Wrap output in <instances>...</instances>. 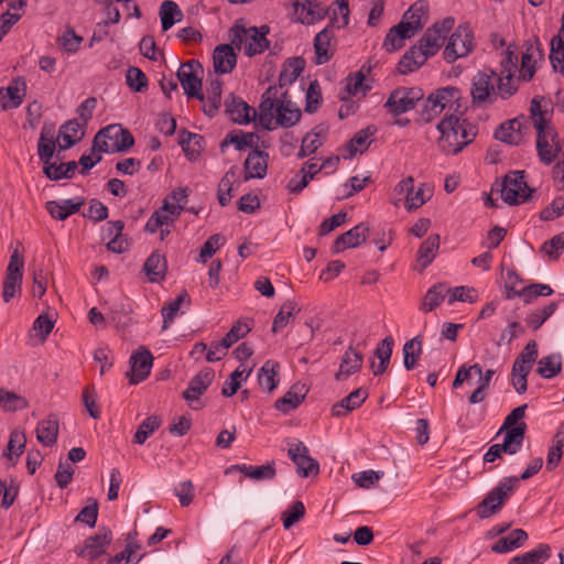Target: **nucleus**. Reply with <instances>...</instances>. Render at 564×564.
<instances>
[{"mask_svg": "<svg viewBox=\"0 0 564 564\" xmlns=\"http://www.w3.org/2000/svg\"><path fill=\"white\" fill-rule=\"evenodd\" d=\"M453 26L454 19L446 18L429 28L419 43L408 50L401 57L398 64L399 72L405 75L424 65L431 56L438 52Z\"/></svg>", "mask_w": 564, "mask_h": 564, "instance_id": "f257e3e1", "label": "nucleus"}, {"mask_svg": "<svg viewBox=\"0 0 564 564\" xmlns=\"http://www.w3.org/2000/svg\"><path fill=\"white\" fill-rule=\"evenodd\" d=\"M463 116L464 112L444 116L436 126L440 132L437 148L446 155L458 154L478 134L477 126Z\"/></svg>", "mask_w": 564, "mask_h": 564, "instance_id": "f03ea898", "label": "nucleus"}, {"mask_svg": "<svg viewBox=\"0 0 564 564\" xmlns=\"http://www.w3.org/2000/svg\"><path fill=\"white\" fill-rule=\"evenodd\" d=\"M530 119L536 130V151L539 159L549 165L557 158L561 147L557 133L550 123V115L542 108L541 100L534 97L530 104Z\"/></svg>", "mask_w": 564, "mask_h": 564, "instance_id": "7ed1b4c3", "label": "nucleus"}, {"mask_svg": "<svg viewBox=\"0 0 564 564\" xmlns=\"http://www.w3.org/2000/svg\"><path fill=\"white\" fill-rule=\"evenodd\" d=\"M460 100L462 93L456 87L446 86L436 89L423 102L421 110L422 121L431 122L443 112L444 116L464 112L465 108Z\"/></svg>", "mask_w": 564, "mask_h": 564, "instance_id": "20e7f679", "label": "nucleus"}, {"mask_svg": "<svg viewBox=\"0 0 564 564\" xmlns=\"http://www.w3.org/2000/svg\"><path fill=\"white\" fill-rule=\"evenodd\" d=\"M134 144V138L129 130L120 124H110L98 131L94 138L93 151L99 153L126 152Z\"/></svg>", "mask_w": 564, "mask_h": 564, "instance_id": "39448f33", "label": "nucleus"}, {"mask_svg": "<svg viewBox=\"0 0 564 564\" xmlns=\"http://www.w3.org/2000/svg\"><path fill=\"white\" fill-rule=\"evenodd\" d=\"M229 33L231 44L237 48H240L243 44L245 54L248 56L261 54L269 48V41L267 39V34L269 33L268 25L247 29L242 25L235 24Z\"/></svg>", "mask_w": 564, "mask_h": 564, "instance_id": "423d86ee", "label": "nucleus"}, {"mask_svg": "<svg viewBox=\"0 0 564 564\" xmlns=\"http://www.w3.org/2000/svg\"><path fill=\"white\" fill-rule=\"evenodd\" d=\"M518 485V477H507L498 482L477 506V516L487 519L497 513Z\"/></svg>", "mask_w": 564, "mask_h": 564, "instance_id": "0eeeda50", "label": "nucleus"}, {"mask_svg": "<svg viewBox=\"0 0 564 564\" xmlns=\"http://www.w3.org/2000/svg\"><path fill=\"white\" fill-rule=\"evenodd\" d=\"M202 74L203 67L200 63L196 59H191L181 64L176 75L188 98L205 101V95L202 91Z\"/></svg>", "mask_w": 564, "mask_h": 564, "instance_id": "6e6552de", "label": "nucleus"}, {"mask_svg": "<svg viewBox=\"0 0 564 564\" xmlns=\"http://www.w3.org/2000/svg\"><path fill=\"white\" fill-rule=\"evenodd\" d=\"M501 198L509 205H519L527 202L532 194V189L524 181L523 171H513L503 177L501 184Z\"/></svg>", "mask_w": 564, "mask_h": 564, "instance_id": "1a4fd4ad", "label": "nucleus"}, {"mask_svg": "<svg viewBox=\"0 0 564 564\" xmlns=\"http://www.w3.org/2000/svg\"><path fill=\"white\" fill-rule=\"evenodd\" d=\"M24 259L15 249L11 256L7 267L3 280L2 299L4 303H9L12 299L22 293Z\"/></svg>", "mask_w": 564, "mask_h": 564, "instance_id": "9d476101", "label": "nucleus"}, {"mask_svg": "<svg viewBox=\"0 0 564 564\" xmlns=\"http://www.w3.org/2000/svg\"><path fill=\"white\" fill-rule=\"evenodd\" d=\"M424 96L419 87H398L390 94L384 107L393 116H399L413 109Z\"/></svg>", "mask_w": 564, "mask_h": 564, "instance_id": "9b49d317", "label": "nucleus"}, {"mask_svg": "<svg viewBox=\"0 0 564 564\" xmlns=\"http://www.w3.org/2000/svg\"><path fill=\"white\" fill-rule=\"evenodd\" d=\"M474 37L468 26L459 25L451 35L444 50V58L448 63L468 55L474 47Z\"/></svg>", "mask_w": 564, "mask_h": 564, "instance_id": "f8f14e48", "label": "nucleus"}, {"mask_svg": "<svg viewBox=\"0 0 564 564\" xmlns=\"http://www.w3.org/2000/svg\"><path fill=\"white\" fill-rule=\"evenodd\" d=\"M530 120V117L524 116L508 120L499 126L495 132V138L511 145H519L529 133Z\"/></svg>", "mask_w": 564, "mask_h": 564, "instance_id": "ddd939ff", "label": "nucleus"}, {"mask_svg": "<svg viewBox=\"0 0 564 564\" xmlns=\"http://www.w3.org/2000/svg\"><path fill=\"white\" fill-rule=\"evenodd\" d=\"M497 74L494 70L478 72L471 80V98L476 105L492 102L496 96Z\"/></svg>", "mask_w": 564, "mask_h": 564, "instance_id": "4468645a", "label": "nucleus"}, {"mask_svg": "<svg viewBox=\"0 0 564 564\" xmlns=\"http://www.w3.org/2000/svg\"><path fill=\"white\" fill-rule=\"evenodd\" d=\"M289 457L296 465V471L301 477H308L317 475L319 471V464L316 459L308 455V448L303 442L290 444L288 451Z\"/></svg>", "mask_w": 564, "mask_h": 564, "instance_id": "2eb2a0df", "label": "nucleus"}, {"mask_svg": "<svg viewBox=\"0 0 564 564\" xmlns=\"http://www.w3.org/2000/svg\"><path fill=\"white\" fill-rule=\"evenodd\" d=\"M293 6L296 20L307 25L324 19L329 12L325 4L315 0H295Z\"/></svg>", "mask_w": 564, "mask_h": 564, "instance_id": "dca6fc26", "label": "nucleus"}, {"mask_svg": "<svg viewBox=\"0 0 564 564\" xmlns=\"http://www.w3.org/2000/svg\"><path fill=\"white\" fill-rule=\"evenodd\" d=\"M111 531L108 528L102 527L98 530V532L95 535L89 536L85 540V544L83 549L79 551L78 555L89 561H94L95 558L106 553L107 547L111 543Z\"/></svg>", "mask_w": 564, "mask_h": 564, "instance_id": "f3484780", "label": "nucleus"}, {"mask_svg": "<svg viewBox=\"0 0 564 564\" xmlns=\"http://www.w3.org/2000/svg\"><path fill=\"white\" fill-rule=\"evenodd\" d=\"M153 357L149 349L141 347L130 357V372L127 373L130 383L137 384L144 380L151 371Z\"/></svg>", "mask_w": 564, "mask_h": 564, "instance_id": "a211bd4d", "label": "nucleus"}, {"mask_svg": "<svg viewBox=\"0 0 564 564\" xmlns=\"http://www.w3.org/2000/svg\"><path fill=\"white\" fill-rule=\"evenodd\" d=\"M543 59L542 44L536 36L533 40L525 42V52L521 58V78L529 82L533 78L535 73V64L538 61Z\"/></svg>", "mask_w": 564, "mask_h": 564, "instance_id": "6ab92c4d", "label": "nucleus"}, {"mask_svg": "<svg viewBox=\"0 0 564 564\" xmlns=\"http://www.w3.org/2000/svg\"><path fill=\"white\" fill-rule=\"evenodd\" d=\"M276 87H269L262 95V101L257 112L259 123L265 130H272L275 127L276 105H278Z\"/></svg>", "mask_w": 564, "mask_h": 564, "instance_id": "aec40b11", "label": "nucleus"}, {"mask_svg": "<svg viewBox=\"0 0 564 564\" xmlns=\"http://www.w3.org/2000/svg\"><path fill=\"white\" fill-rule=\"evenodd\" d=\"M369 231L370 228L368 223H360L356 225L354 228L337 237L333 245V252L339 253L346 248H356L360 246L369 236Z\"/></svg>", "mask_w": 564, "mask_h": 564, "instance_id": "412c9836", "label": "nucleus"}, {"mask_svg": "<svg viewBox=\"0 0 564 564\" xmlns=\"http://www.w3.org/2000/svg\"><path fill=\"white\" fill-rule=\"evenodd\" d=\"M301 116V110L291 101L288 91L282 93L278 99L275 126L293 127L300 121Z\"/></svg>", "mask_w": 564, "mask_h": 564, "instance_id": "4be33fe9", "label": "nucleus"}, {"mask_svg": "<svg viewBox=\"0 0 564 564\" xmlns=\"http://www.w3.org/2000/svg\"><path fill=\"white\" fill-rule=\"evenodd\" d=\"M85 126L86 123L77 118L63 123L59 128L57 137L59 150H67L79 142L85 134Z\"/></svg>", "mask_w": 564, "mask_h": 564, "instance_id": "5701e85b", "label": "nucleus"}, {"mask_svg": "<svg viewBox=\"0 0 564 564\" xmlns=\"http://www.w3.org/2000/svg\"><path fill=\"white\" fill-rule=\"evenodd\" d=\"M214 376V370L206 368L199 371L189 381L187 389L183 392V397L193 409H198L193 405V402L198 401L199 395L207 390L213 382Z\"/></svg>", "mask_w": 564, "mask_h": 564, "instance_id": "b1692460", "label": "nucleus"}, {"mask_svg": "<svg viewBox=\"0 0 564 564\" xmlns=\"http://www.w3.org/2000/svg\"><path fill=\"white\" fill-rule=\"evenodd\" d=\"M225 110L229 118L237 123H249L257 117L254 108L232 95L225 100Z\"/></svg>", "mask_w": 564, "mask_h": 564, "instance_id": "393cba45", "label": "nucleus"}, {"mask_svg": "<svg viewBox=\"0 0 564 564\" xmlns=\"http://www.w3.org/2000/svg\"><path fill=\"white\" fill-rule=\"evenodd\" d=\"M269 154L253 149L245 161V180L263 178L267 175Z\"/></svg>", "mask_w": 564, "mask_h": 564, "instance_id": "a878e982", "label": "nucleus"}, {"mask_svg": "<svg viewBox=\"0 0 564 564\" xmlns=\"http://www.w3.org/2000/svg\"><path fill=\"white\" fill-rule=\"evenodd\" d=\"M234 44H220L215 47L213 54V64L215 73L228 74L237 64V55L235 53Z\"/></svg>", "mask_w": 564, "mask_h": 564, "instance_id": "bb28decb", "label": "nucleus"}, {"mask_svg": "<svg viewBox=\"0 0 564 564\" xmlns=\"http://www.w3.org/2000/svg\"><path fill=\"white\" fill-rule=\"evenodd\" d=\"M82 197L76 199L48 200L45 204L46 212L57 220H65L70 215L76 214L84 205Z\"/></svg>", "mask_w": 564, "mask_h": 564, "instance_id": "cd10ccee", "label": "nucleus"}, {"mask_svg": "<svg viewBox=\"0 0 564 564\" xmlns=\"http://www.w3.org/2000/svg\"><path fill=\"white\" fill-rule=\"evenodd\" d=\"M307 392L308 389L304 383H294L282 398L275 401V409L282 413H289L303 402Z\"/></svg>", "mask_w": 564, "mask_h": 564, "instance_id": "c85d7f7f", "label": "nucleus"}, {"mask_svg": "<svg viewBox=\"0 0 564 564\" xmlns=\"http://www.w3.org/2000/svg\"><path fill=\"white\" fill-rule=\"evenodd\" d=\"M362 354L355 349L352 346H349L344 352L339 369L335 375L336 380H344L350 375L358 372L362 367Z\"/></svg>", "mask_w": 564, "mask_h": 564, "instance_id": "c756f323", "label": "nucleus"}, {"mask_svg": "<svg viewBox=\"0 0 564 564\" xmlns=\"http://www.w3.org/2000/svg\"><path fill=\"white\" fill-rule=\"evenodd\" d=\"M334 30L330 26L318 32L314 39L315 64L322 65L333 57L332 40Z\"/></svg>", "mask_w": 564, "mask_h": 564, "instance_id": "7c9ffc66", "label": "nucleus"}, {"mask_svg": "<svg viewBox=\"0 0 564 564\" xmlns=\"http://www.w3.org/2000/svg\"><path fill=\"white\" fill-rule=\"evenodd\" d=\"M506 435L503 438L502 444H496L499 447V452L502 455V453H507L510 455L517 454L523 444L525 432H527V424L525 422L521 421L517 426L506 430Z\"/></svg>", "mask_w": 564, "mask_h": 564, "instance_id": "2f4dec72", "label": "nucleus"}, {"mask_svg": "<svg viewBox=\"0 0 564 564\" xmlns=\"http://www.w3.org/2000/svg\"><path fill=\"white\" fill-rule=\"evenodd\" d=\"M223 82L219 78L207 80L205 101L203 102V111L208 117H214L221 104Z\"/></svg>", "mask_w": 564, "mask_h": 564, "instance_id": "473e14b6", "label": "nucleus"}, {"mask_svg": "<svg viewBox=\"0 0 564 564\" xmlns=\"http://www.w3.org/2000/svg\"><path fill=\"white\" fill-rule=\"evenodd\" d=\"M427 12V2L424 0H419L412 4L410 9L403 14L401 22L408 23V25H405L408 30L413 31V34H415L425 24Z\"/></svg>", "mask_w": 564, "mask_h": 564, "instance_id": "72a5a7b5", "label": "nucleus"}, {"mask_svg": "<svg viewBox=\"0 0 564 564\" xmlns=\"http://www.w3.org/2000/svg\"><path fill=\"white\" fill-rule=\"evenodd\" d=\"M54 151V124L44 123L37 144V154L44 166H47L51 163Z\"/></svg>", "mask_w": 564, "mask_h": 564, "instance_id": "f704fd0d", "label": "nucleus"}, {"mask_svg": "<svg viewBox=\"0 0 564 564\" xmlns=\"http://www.w3.org/2000/svg\"><path fill=\"white\" fill-rule=\"evenodd\" d=\"M36 438L44 446H53L57 442L58 420L55 415H48L39 422L36 426Z\"/></svg>", "mask_w": 564, "mask_h": 564, "instance_id": "c9c22d12", "label": "nucleus"}, {"mask_svg": "<svg viewBox=\"0 0 564 564\" xmlns=\"http://www.w3.org/2000/svg\"><path fill=\"white\" fill-rule=\"evenodd\" d=\"M368 393L366 390L359 388L350 392L340 402L336 403L332 408V414L334 416H344L348 412L359 408L367 399Z\"/></svg>", "mask_w": 564, "mask_h": 564, "instance_id": "e433bc0d", "label": "nucleus"}, {"mask_svg": "<svg viewBox=\"0 0 564 564\" xmlns=\"http://www.w3.org/2000/svg\"><path fill=\"white\" fill-rule=\"evenodd\" d=\"M528 540V533L522 529H514L509 534L498 539L491 546L495 553H507L520 547Z\"/></svg>", "mask_w": 564, "mask_h": 564, "instance_id": "4c0bfd02", "label": "nucleus"}, {"mask_svg": "<svg viewBox=\"0 0 564 564\" xmlns=\"http://www.w3.org/2000/svg\"><path fill=\"white\" fill-rule=\"evenodd\" d=\"M405 25H408V23L400 22L390 29L383 42V47L388 52L400 50L404 45L403 41L414 35L413 31L408 30Z\"/></svg>", "mask_w": 564, "mask_h": 564, "instance_id": "58836bf2", "label": "nucleus"}, {"mask_svg": "<svg viewBox=\"0 0 564 564\" xmlns=\"http://www.w3.org/2000/svg\"><path fill=\"white\" fill-rule=\"evenodd\" d=\"M550 556V545L542 543L529 552L512 557L508 564H543Z\"/></svg>", "mask_w": 564, "mask_h": 564, "instance_id": "ea45409f", "label": "nucleus"}, {"mask_svg": "<svg viewBox=\"0 0 564 564\" xmlns=\"http://www.w3.org/2000/svg\"><path fill=\"white\" fill-rule=\"evenodd\" d=\"M280 365L276 361L273 360H267L263 366L259 369L258 372V381L260 387L268 391L272 392L278 383V371H279Z\"/></svg>", "mask_w": 564, "mask_h": 564, "instance_id": "a19ab883", "label": "nucleus"}, {"mask_svg": "<svg viewBox=\"0 0 564 564\" xmlns=\"http://www.w3.org/2000/svg\"><path fill=\"white\" fill-rule=\"evenodd\" d=\"M230 469H236L242 473L246 477L251 478L253 480H265L272 479L275 476L274 463H269L262 466H253V465H234Z\"/></svg>", "mask_w": 564, "mask_h": 564, "instance_id": "79ce46f5", "label": "nucleus"}, {"mask_svg": "<svg viewBox=\"0 0 564 564\" xmlns=\"http://www.w3.org/2000/svg\"><path fill=\"white\" fill-rule=\"evenodd\" d=\"M305 67V61L302 57H293L289 58L284 65L283 69L279 76V85L280 87H284L294 83L297 77L301 75Z\"/></svg>", "mask_w": 564, "mask_h": 564, "instance_id": "37998d69", "label": "nucleus"}, {"mask_svg": "<svg viewBox=\"0 0 564 564\" xmlns=\"http://www.w3.org/2000/svg\"><path fill=\"white\" fill-rule=\"evenodd\" d=\"M447 284L440 282L430 288L423 297L420 310L427 313L436 308L447 296Z\"/></svg>", "mask_w": 564, "mask_h": 564, "instance_id": "c03bdc74", "label": "nucleus"}, {"mask_svg": "<svg viewBox=\"0 0 564 564\" xmlns=\"http://www.w3.org/2000/svg\"><path fill=\"white\" fill-rule=\"evenodd\" d=\"M160 18L163 31L170 30L176 22L183 18V12L172 0H165L160 7Z\"/></svg>", "mask_w": 564, "mask_h": 564, "instance_id": "a18cd8bd", "label": "nucleus"}, {"mask_svg": "<svg viewBox=\"0 0 564 564\" xmlns=\"http://www.w3.org/2000/svg\"><path fill=\"white\" fill-rule=\"evenodd\" d=\"M24 96V88H20L17 85H10L7 88L0 89V111H4L12 108H18Z\"/></svg>", "mask_w": 564, "mask_h": 564, "instance_id": "49530a36", "label": "nucleus"}, {"mask_svg": "<svg viewBox=\"0 0 564 564\" xmlns=\"http://www.w3.org/2000/svg\"><path fill=\"white\" fill-rule=\"evenodd\" d=\"M564 453V424H561L554 438L553 446L549 449L546 457V469L553 470L556 468L561 462L562 455Z\"/></svg>", "mask_w": 564, "mask_h": 564, "instance_id": "de8ad7c7", "label": "nucleus"}, {"mask_svg": "<svg viewBox=\"0 0 564 564\" xmlns=\"http://www.w3.org/2000/svg\"><path fill=\"white\" fill-rule=\"evenodd\" d=\"M143 270L149 276L151 282H155L159 279L163 278L166 271V260L165 258L158 253L153 252L144 262Z\"/></svg>", "mask_w": 564, "mask_h": 564, "instance_id": "09e8293b", "label": "nucleus"}, {"mask_svg": "<svg viewBox=\"0 0 564 564\" xmlns=\"http://www.w3.org/2000/svg\"><path fill=\"white\" fill-rule=\"evenodd\" d=\"M562 371L561 355H550L542 357L538 362L536 372L545 379H551Z\"/></svg>", "mask_w": 564, "mask_h": 564, "instance_id": "8fccbe9b", "label": "nucleus"}, {"mask_svg": "<svg viewBox=\"0 0 564 564\" xmlns=\"http://www.w3.org/2000/svg\"><path fill=\"white\" fill-rule=\"evenodd\" d=\"M77 169V162L69 161L67 163H50L47 166L43 167V172L47 178L52 181H58L62 178H70L73 177L75 171Z\"/></svg>", "mask_w": 564, "mask_h": 564, "instance_id": "3c124183", "label": "nucleus"}, {"mask_svg": "<svg viewBox=\"0 0 564 564\" xmlns=\"http://www.w3.org/2000/svg\"><path fill=\"white\" fill-rule=\"evenodd\" d=\"M403 364L406 370L414 369L416 361L422 352L421 336H415L403 345Z\"/></svg>", "mask_w": 564, "mask_h": 564, "instance_id": "603ef678", "label": "nucleus"}, {"mask_svg": "<svg viewBox=\"0 0 564 564\" xmlns=\"http://www.w3.org/2000/svg\"><path fill=\"white\" fill-rule=\"evenodd\" d=\"M550 62L555 72L564 74V36L557 34L550 43Z\"/></svg>", "mask_w": 564, "mask_h": 564, "instance_id": "864d4df0", "label": "nucleus"}, {"mask_svg": "<svg viewBox=\"0 0 564 564\" xmlns=\"http://www.w3.org/2000/svg\"><path fill=\"white\" fill-rule=\"evenodd\" d=\"M557 303L551 302L547 305L532 311L525 318L527 325L533 330L539 329L556 311Z\"/></svg>", "mask_w": 564, "mask_h": 564, "instance_id": "5fc2aeb1", "label": "nucleus"}, {"mask_svg": "<svg viewBox=\"0 0 564 564\" xmlns=\"http://www.w3.org/2000/svg\"><path fill=\"white\" fill-rule=\"evenodd\" d=\"M440 248V236L431 235L425 241L422 242L417 251V260L426 268L434 259L436 251Z\"/></svg>", "mask_w": 564, "mask_h": 564, "instance_id": "6e6d98bb", "label": "nucleus"}, {"mask_svg": "<svg viewBox=\"0 0 564 564\" xmlns=\"http://www.w3.org/2000/svg\"><path fill=\"white\" fill-rule=\"evenodd\" d=\"M162 420L159 415H150L138 427L133 442L142 445L161 426Z\"/></svg>", "mask_w": 564, "mask_h": 564, "instance_id": "4d7b16f0", "label": "nucleus"}, {"mask_svg": "<svg viewBox=\"0 0 564 564\" xmlns=\"http://www.w3.org/2000/svg\"><path fill=\"white\" fill-rule=\"evenodd\" d=\"M185 301L189 303V297L187 292L183 291L175 300L171 301L162 307L161 313L163 316V329L169 328L177 312L180 311L181 305Z\"/></svg>", "mask_w": 564, "mask_h": 564, "instance_id": "13d9d810", "label": "nucleus"}, {"mask_svg": "<svg viewBox=\"0 0 564 564\" xmlns=\"http://www.w3.org/2000/svg\"><path fill=\"white\" fill-rule=\"evenodd\" d=\"M296 310V303L292 300L284 302L275 315L272 324V332L278 333L283 329L294 316Z\"/></svg>", "mask_w": 564, "mask_h": 564, "instance_id": "bf43d9fd", "label": "nucleus"}, {"mask_svg": "<svg viewBox=\"0 0 564 564\" xmlns=\"http://www.w3.org/2000/svg\"><path fill=\"white\" fill-rule=\"evenodd\" d=\"M231 143L236 147L237 150L241 151L246 148H258V137L253 133H242V134H232L228 133L225 140L221 142V148Z\"/></svg>", "mask_w": 564, "mask_h": 564, "instance_id": "052dcab7", "label": "nucleus"}, {"mask_svg": "<svg viewBox=\"0 0 564 564\" xmlns=\"http://www.w3.org/2000/svg\"><path fill=\"white\" fill-rule=\"evenodd\" d=\"M447 296H448V304H453L454 302H467V303H475L477 301V293L474 288L470 286H456V288H449L447 285Z\"/></svg>", "mask_w": 564, "mask_h": 564, "instance_id": "680f3d73", "label": "nucleus"}, {"mask_svg": "<svg viewBox=\"0 0 564 564\" xmlns=\"http://www.w3.org/2000/svg\"><path fill=\"white\" fill-rule=\"evenodd\" d=\"M251 369L246 370L238 367L229 377V381L225 383L221 389V394L224 397H232L241 386V381L246 380L250 375Z\"/></svg>", "mask_w": 564, "mask_h": 564, "instance_id": "e2e57ef3", "label": "nucleus"}, {"mask_svg": "<svg viewBox=\"0 0 564 564\" xmlns=\"http://www.w3.org/2000/svg\"><path fill=\"white\" fill-rule=\"evenodd\" d=\"M127 85L133 91H143L148 87V77L147 75L135 66H131L127 69L126 74Z\"/></svg>", "mask_w": 564, "mask_h": 564, "instance_id": "0e129e2a", "label": "nucleus"}, {"mask_svg": "<svg viewBox=\"0 0 564 564\" xmlns=\"http://www.w3.org/2000/svg\"><path fill=\"white\" fill-rule=\"evenodd\" d=\"M305 516V506L302 501H295L282 513L283 527L289 530Z\"/></svg>", "mask_w": 564, "mask_h": 564, "instance_id": "69168bd1", "label": "nucleus"}, {"mask_svg": "<svg viewBox=\"0 0 564 564\" xmlns=\"http://www.w3.org/2000/svg\"><path fill=\"white\" fill-rule=\"evenodd\" d=\"M235 173L232 171H228L218 184V193L217 199L221 206L228 205L232 195V185H234Z\"/></svg>", "mask_w": 564, "mask_h": 564, "instance_id": "338daca9", "label": "nucleus"}, {"mask_svg": "<svg viewBox=\"0 0 564 564\" xmlns=\"http://www.w3.org/2000/svg\"><path fill=\"white\" fill-rule=\"evenodd\" d=\"M375 133V129H371L370 127L360 130L357 132L354 138L349 142V150L350 154L354 155L358 151L362 152L368 148L370 144V137H372Z\"/></svg>", "mask_w": 564, "mask_h": 564, "instance_id": "774afa93", "label": "nucleus"}]
</instances>
